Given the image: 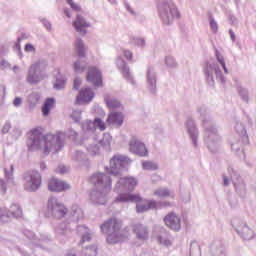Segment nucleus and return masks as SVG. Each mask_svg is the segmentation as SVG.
<instances>
[{"label": "nucleus", "mask_w": 256, "mask_h": 256, "mask_svg": "<svg viewBox=\"0 0 256 256\" xmlns=\"http://www.w3.org/2000/svg\"><path fill=\"white\" fill-rule=\"evenodd\" d=\"M63 87H65V80H62L61 82L58 81L54 84L55 89H63Z\"/></svg>", "instance_id": "31"}, {"label": "nucleus", "mask_w": 256, "mask_h": 256, "mask_svg": "<svg viewBox=\"0 0 256 256\" xmlns=\"http://www.w3.org/2000/svg\"><path fill=\"white\" fill-rule=\"evenodd\" d=\"M64 13H65L66 17H68V18L71 17V14H69V12L67 10H64Z\"/></svg>", "instance_id": "40"}, {"label": "nucleus", "mask_w": 256, "mask_h": 256, "mask_svg": "<svg viewBox=\"0 0 256 256\" xmlns=\"http://www.w3.org/2000/svg\"><path fill=\"white\" fill-rule=\"evenodd\" d=\"M24 49L27 52L35 51V47L31 44H26Z\"/></svg>", "instance_id": "35"}, {"label": "nucleus", "mask_w": 256, "mask_h": 256, "mask_svg": "<svg viewBox=\"0 0 256 256\" xmlns=\"http://www.w3.org/2000/svg\"><path fill=\"white\" fill-rule=\"evenodd\" d=\"M30 140L28 142L29 149H40L44 155H49L52 149L59 151L61 148V135L48 134L44 137H41L42 132L39 128H34L28 133Z\"/></svg>", "instance_id": "2"}, {"label": "nucleus", "mask_w": 256, "mask_h": 256, "mask_svg": "<svg viewBox=\"0 0 256 256\" xmlns=\"http://www.w3.org/2000/svg\"><path fill=\"white\" fill-rule=\"evenodd\" d=\"M67 3L72 9H74V11H81V6L75 4L73 0H67Z\"/></svg>", "instance_id": "28"}, {"label": "nucleus", "mask_w": 256, "mask_h": 256, "mask_svg": "<svg viewBox=\"0 0 256 256\" xmlns=\"http://www.w3.org/2000/svg\"><path fill=\"white\" fill-rule=\"evenodd\" d=\"M189 133H191V129H188Z\"/></svg>", "instance_id": "43"}, {"label": "nucleus", "mask_w": 256, "mask_h": 256, "mask_svg": "<svg viewBox=\"0 0 256 256\" xmlns=\"http://www.w3.org/2000/svg\"><path fill=\"white\" fill-rule=\"evenodd\" d=\"M123 226L121 220H117L116 218H111L101 225L100 229L102 232L108 235L107 241L108 243H121L122 241L127 240L130 237L129 230L124 229L121 230Z\"/></svg>", "instance_id": "3"}, {"label": "nucleus", "mask_w": 256, "mask_h": 256, "mask_svg": "<svg viewBox=\"0 0 256 256\" xmlns=\"http://www.w3.org/2000/svg\"><path fill=\"white\" fill-rule=\"evenodd\" d=\"M132 231L139 241H147V239H149V229L142 224H134L132 226Z\"/></svg>", "instance_id": "16"}, {"label": "nucleus", "mask_w": 256, "mask_h": 256, "mask_svg": "<svg viewBox=\"0 0 256 256\" xmlns=\"http://www.w3.org/2000/svg\"><path fill=\"white\" fill-rule=\"evenodd\" d=\"M80 86H81V79L75 78L74 79V89H79Z\"/></svg>", "instance_id": "34"}, {"label": "nucleus", "mask_w": 256, "mask_h": 256, "mask_svg": "<svg viewBox=\"0 0 256 256\" xmlns=\"http://www.w3.org/2000/svg\"><path fill=\"white\" fill-rule=\"evenodd\" d=\"M164 223L171 229L172 231H180L181 230V218L177 216L175 213H169L164 217Z\"/></svg>", "instance_id": "13"}, {"label": "nucleus", "mask_w": 256, "mask_h": 256, "mask_svg": "<svg viewBox=\"0 0 256 256\" xmlns=\"http://www.w3.org/2000/svg\"><path fill=\"white\" fill-rule=\"evenodd\" d=\"M22 101H23V100H22L20 97H16V98L14 99V101H13V105H14L15 107H19V105H21Z\"/></svg>", "instance_id": "33"}, {"label": "nucleus", "mask_w": 256, "mask_h": 256, "mask_svg": "<svg viewBox=\"0 0 256 256\" xmlns=\"http://www.w3.org/2000/svg\"><path fill=\"white\" fill-rule=\"evenodd\" d=\"M158 9L164 23H171V19L179 18V11L175 7V4L171 2L160 4Z\"/></svg>", "instance_id": "5"}, {"label": "nucleus", "mask_w": 256, "mask_h": 256, "mask_svg": "<svg viewBox=\"0 0 256 256\" xmlns=\"http://www.w3.org/2000/svg\"><path fill=\"white\" fill-rule=\"evenodd\" d=\"M130 151H132V153H136V155H139L140 157H147V155H149V151L147 150L145 144L139 141L137 138L131 139Z\"/></svg>", "instance_id": "9"}, {"label": "nucleus", "mask_w": 256, "mask_h": 256, "mask_svg": "<svg viewBox=\"0 0 256 256\" xmlns=\"http://www.w3.org/2000/svg\"><path fill=\"white\" fill-rule=\"evenodd\" d=\"M75 51L78 57H85L86 49H85V44H83V40L81 39L76 40Z\"/></svg>", "instance_id": "20"}, {"label": "nucleus", "mask_w": 256, "mask_h": 256, "mask_svg": "<svg viewBox=\"0 0 256 256\" xmlns=\"http://www.w3.org/2000/svg\"><path fill=\"white\" fill-rule=\"evenodd\" d=\"M1 189L2 193H7V184L3 181H1Z\"/></svg>", "instance_id": "36"}, {"label": "nucleus", "mask_w": 256, "mask_h": 256, "mask_svg": "<svg viewBox=\"0 0 256 256\" xmlns=\"http://www.w3.org/2000/svg\"><path fill=\"white\" fill-rule=\"evenodd\" d=\"M94 127H97L98 129H100V131H105V129H107V127L105 126V122H103L101 118H96L94 120Z\"/></svg>", "instance_id": "26"}, {"label": "nucleus", "mask_w": 256, "mask_h": 256, "mask_svg": "<svg viewBox=\"0 0 256 256\" xmlns=\"http://www.w3.org/2000/svg\"><path fill=\"white\" fill-rule=\"evenodd\" d=\"M106 122L107 125H117V127H121V125H123V113L111 112L108 115Z\"/></svg>", "instance_id": "17"}, {"label": "nucleus", "mask_w": 256, "mask_h": 256, "mask_svg": "<svg viewBox=\"0 0 256 256\" xmlns=\"http://www.w3.org/2000/svg\"><path fill=\"white\" fill-rule=\"evenodd\" d=\"M55 107V99L54 98H47L42 106V113L44 117L49 115L50 111Z\"/></svg>", "instance_id": "19"}, {"label": "nucleus", "mask_w": 256, "mask_h": 256, "mask_svg": "<svg viewBox=\"0 0 256 256\" xmlns=\"http://www.w3.org/2000/svg\"><path fill=\"white\" fill-rule=\"evenodd\" d=\"M58 173H67V168H65V167H62V168H60V169H58Z\"/></svg>", "instance_id": "37"}, {"label": "nucleus", "mask_w": 256, "mask_h": 256, "mask_svg": "<svg viewBox=\"0 0 256 256\" xmlns=\"http://www.w3.org/2000/svg\"><path fill=\"white\" fill-rule=\"evenodd\" d=\"M230 36L235 41V33H233V30H230Z\"/></svg>", "instance_id": "39"}, {"label": "nucleus", "mask_w": 256, "mask_h": 256, "mask_svg": "<svg viewBox=\"0 0 256 256\" xmlns=\"http://www.w3.org/2000/svg\"><path fill=\"white\" fill-rule=\"evenodd\" d=\"M157 241L160 245H163L164 247H171L172 245L171 239H169V236L167 234L158 236Z\"/></svg>", "instance_id": "22"}, {"label": "nucleus", "mask_w": 256, "mask_h": 256, "mask_svg": "<svg viewBox=\"0 0 256 256\" xmlns=\"http://www.w3.org/2000/svg\"><path fill=\"white\" fill-rule=\"evenodd\" d=\"M205 75H206V77H209V72L205 71Z\"/></svg>", "instance_id": "41"}, {"label": "nucleus", "mask_w": 256, "mask_h": 256, "mask_svg": "<svg viewBox=\"0 0 256 256\" xmlns=\"http://www.w3.org/2000/svg\"><path fill=\"white\" fill-rule=\"evenodd\" d=\"M0 221H2L3 223H7L9 221V214H7V211L1 207H0Z\"/></svg>", "instance_id": "27"}, {"label": "nucleus", "mask_w": 256, "mask_h": 256, "mask_svg": "<svg viewBox=\"0 0 256 256\" xmlns=\"http://www.w3.org/2000/svg\"><path fill=\"white\" fill-rule=\"evenodd\" d=\"M73 27L77 31V33H80V35H86L87 29L91 27L89 22L83 18L81 15H77L75 21L73 22Z\"/></svg>", "instance_id": "14"}, {"label": "nucleus", "mask_w": 256, "mask_h": 256, "mask_svg": "<svg viewBox=\"0 0 256 256\" xmlns=\"http://www.w3.org/2000/svg\"><path fill=\"white\" fill-rule=\"evenodd\" d=\"M124 57H126V59H128L129 61H131V59H133V52L129 51V50H125L124 51Z\"/></svg>", "instance_id": "32"}, {"label": "nucleus", "mask_w": 256, "mask_h": 256, "mask_svg": "<svg viewBox=\"0 0 256 256\" xmlns=\"http://www.w3.org/2000/svg\"><path fill=\"white\" fill-rule=\"evenodd\" d=\"M105 103L108 109H119V107H121V102L109 96L105 97Z\"/></svg>", "instance_id": "21"}, {"label": "nucleus", "mask_w": 256, "mask_h": 256, "mask_svg": "<svg viewBox=\"0 0 256 256\" xmlns=\"http://www.w3.org/2000/svg\"><path fill=\"white\" fill-rule=\"evenodd\" d=\"M90 181L101 193H109L111 191V176L98 173L93 175Z\"/></svg>", "instance_id": "6"}, {"label": "nucleus", "mask_w": 256, "mask_h": 256, "mask_svg": "<svg viewBox=\"0 0 256 256\" xmlns=\"http://www.w3.org/2000/svg\"><path fill=\"white\" fill-rule=\"evenodd\" d=\"M11 171H13V166H11Z\"/></svg>", "instance_id": "44"}, {"label": "nucleus", "mask_w": 256, "mask_h": 256, "mask_svg": "<svg viewBox=\"0 0 256 256\" xmlns=\"http://www.w3.org/2000/svg\"><path fill=\"white\" fill-rule=\"evenodd\" d=\"M157 197H175L171 191L165 188L158 189L154 192Z\"/></svg>", "instance_id": "23"}, {"label": "nucleus", "mask_w": 256, "mask_h": 256, "mask_svg": "<svg viewBox=\"0 0 256 256\" xmlns=\"http://www.w3.org/2000/svg\"><path fill=\"white\" fill-rule=\"evenodd\" d=\"M224 185H229V178H227L226 176H224Z\"/></svg>", "instance_id": "38"}, {"label": "nucleus", "mask_w": 256, "mask_h": 256, "mask_svg": "<svg viewBox=\"0 0 256 256\" xmlns=\"http://www.w3.org/2000/svg\"><path fill=\"white\" fill-rule=\"evenodd\" d=\"M95 97V93L90 88L82 89L76 98V103L78 105H83L84 103H91Z\"/></svg>", "instance_id": "15"}, {"label": "nucleus", "mask_w": 256, "mask_h": 256, "mask_svg": "<svg viewBox=\"0 0 256 256\" xmlns=\"http://www.w3.org/2000/svg\"><path fill=\"white\" fill-rule=\"evenodd\" d=\"M7 215L8 219L10 217H15L16 219H19V217H23V210L21 209V206L13 204L10 206Z\"/></svg>", "instance_id": "18"}, {"label": "nucleus", "mask_w": 256, "mask_h": 256, "mask_svg": "<svg viewBox=\"0 0 256 256\" xmlns=\"http://www.w3.org/2000/svg\"><path fill=\"white\" fill-rule=\"evenodd\" d=\"M70 185L63 181V180H59L57 178H51L48 181V189L49 191H52L54 193H61L63 191H67L68 189H70Z\"/></svg>", "instance_id": "8"}, {"label": "nucleus", "mask_w": 256, "mask_h": 256, "mask_svg": "<svg viewBox=\"0 0 256 256\" xmlns=\"http://www.w3.org/2000/svg\"><path fill=\"white\" fill-rule=\"evenodd\" d=\"M87 81H89V83H93L95 87H101V85H103V77L97 67L88 68Z\"/></svg>", "instance_id": "11"}, {"label": "nucleus", "mask_w": 256, "mask_h": 256, "mask_svg": "<svg viewBox=\"0 0 256 256\" xmlns=\"http://www.w3.org/2000/svg\"><path fill=\"white\" fill-rule=\"evenodd\" d=\"M24 179L26 181L24 184L25 191H37L41 187V174L37 171L25 174Z\"/></svg>", "instance_id": "7"}, {"label": "nucleus", "mask_w": 256, "mask_h": 256, "mask_svg": "<svg viewBox=\"0 0 256 256\" xmlns=\"http://www.w3.org/2000/svg\"><path fill=\"white\" fill-rule=\"evenodd\" d=\"M216 59H217L218 63H220L222 68L224 69V72L229 73V70L227 69V66L225 65V58H223V56L221 54H219V52L216 53Z\"/></svg>", "instance_id": "25"}, {"label": "nucleus", "mask_w": 256, "mask_h": 256, "mask_svg": "<svg viewBox=\"0 0 256 256\" xmlns=\"http://www.w3.org/2000/svg\"><path fill=\"white\" fill-rule=\"evenodd\" d=\"M74 69L75 71H77L78 73H81L82 71H85V67L81 66V62H76L74 63Z\"/></svg>", "instance_id": "29"}, {"label": "nucleus", "mask_w": 256, "mask_h": 256, "mask_svg": "<svg viewBox=\"0 0 256 256\" xmlns=\"http://www.w3.org/2000/svg\"><path fill=\"white\" fill-rule=\"evenodd\" d=\"M41 63L36 62L32 64L28 70V83H39L41 81Z\"/></svg>", "instance_id": "10"}, {"label": "nucleus", "mask_w": 256, "mask_h": 256, "mask_svg": "<svg viewBox=\"0 0 256 256\" xmlns=\"http://www.w3.org/2000/svg\"><path fill=\"white\" fill-rule=\"evenodd\" d=\"M137 187V179L133 177L120 178L115 186V191H121L114 200V203H136V211L143 213L149 209H155V201L143 200L140 195L130 193Z\"/></svg>", "instance_id": "1"}, {"label": "nucleus", "mask_w": 256, "mask_h": 256, "mask_svg": "<svg viewBox=\"0 0 256 256\" xmlns=\"http://www.w3.org/2000/svg\"><path fill=\"white\" fill-rule=\"evenodd\" d=\"M143 169H146V171H155L157 169V164L151 162V161H146L142 163Z\"/></svg>", "instance_id": "24"}, {"label": "nucleus", "mask_w": 256, "mask_h": 256, "mask_svg": "<svg viewBox=\"0 0 256 256\" xmlns=\"http://www.w3.org/2000/svg\"><path fill=\"white\" fill-rule=\"evenodd\" d=\"M47 213L55 219H63L69 210L65 207V204L60 203L58 199L52 197L48 200Z\"/></svg>", "instance_id": "4"}, {"label": "nucleus", "mask_w": 256, "mask_h": 256, "mask_svg": "<svg viewBox=\"0 0 256 256\" xmlns=\"http://www.w3.org/2000/svg\"><path fill=\"white\" fill-rule=\"evenodd\" d=\"M210 27H211L212 31H214L215 33H217L218 26H217V22H215L214 19H211V20H210Z\"/></svg>", "instance_id": "30"}, {"label": "nucleus", "mask_w": 256, "mask_h": 256, "mask_svg": "<svg viewBox=\"0 0 256 256\" xmlns=\"http://www.w3.org/2000/svg\"><path fill=\"white\" fill-rule=\"evenodd\" d=\"M129 163L124 156H114L110 160V175H118L117 169H121V167H125Z\"/></svg>", "instance_id": "12"}, {"label": "nucleus", "mask_w": 256, "mask_h": 256, "mask_svg": "<svg viewBox=\"0 0 256 256\" xmlns=\"http://www.w3.org/2000/svg\"><path fill=\"white\" fill-rule=\"evenodd\" d=\"M46 27L47 29H51V24H48Z\"/></svg>", "instance_id": "42"}]
</instances>
